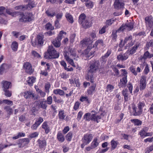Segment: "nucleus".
I'll return each mask as SVG.
<instances>
[{"label": "nucleus", "instance_id": "46", "mask_svg": "<svg viewBox=\"0 0 153 153\" xmlns=\"http://www.w3.org/2000/svg\"><path fill=\"white\" fill-rule=\"evenodd\" d=\"M82 25V26L83 27L85 28H87L90 27V24H89V23L88 22V21L86 20L84 22L81 24Z\"/></svg>", "mask_w": 153, "mask_h": 153}, {"label": "nucleus", "instance_id": "53", "mask_svg": "<svg viewBox=\"0 0 153 153\" xmlns=\"http://www.w3.org/2000/svg\"><path fill=\"white\" fill-rule=\"evenodd\" d=\"M4 91L5 92L4 95L6 96L10 97L11 96V92L9 91L8 89L4 90Z\"/></svg>", "mask_w": 153, "mask_h": 153}, {"label": "nucleus", "instance_id": "26", "mask_svg": "<svg viewBox=\"0 0 153 153\" xmlns=\"http://www.w3.org/2000/svg\"><path fill=\"white\" fill-rule=\"evenodd\" d=\"M58 116L59 119L63 120L65 119L66 114L65 113L64 110H60L59 111Z\"/></svg>", "mask_w": 153, "mask_h": 153}, {"label": "nucleus", "instance_id": "27", "mask_svg": "<svg viewBox=\"0 0 153 153\" xmlns=\"http://www.w3.org/2000/svg\"><path fill=\"white\" fill-rule=\"evenodd\" d=\"M104 45L102 39H98L95 42L93 46V48H96L98 46L99 47L103 46Z\"/></svg>", "mask_w": 153, "mask_h": 153}, {"label": "nucleus", "instance_id": "3", "mask_svg": "<svg viewBox=\"0 0 153 153\" xmlns=\"http://www.w3.org/2000/svg\"><path fill=\"white\" fill-rule=\"evenodd\" d=\"M93 41L90 38H87L81 41V44L84 47L87 46V48L85 50V53L86 54H88L87 51H90V50L93 48L91 44Z\"/></svg>", "mask_w": 153, "mask_h": 153}, {"label": "nucleus", "instance_id": "44", "mask_svg": "<svg viewBox=\"0 0 153 153\" xmlns=\"http://www.w3.org/2000/svg\"><path fill=\"white\" fill-rule=\"evenodd\" d=\"M51 87V85L50 82H48L45 84V91L48 93L49 92V89Z\"/></svg>", "mask_w": 153, "mask_h": 153}, {"label": "nucleus", "instance_id": "13", "mask_svg": "<svg viewBox=\"0 0 153 153\" xmlns=\"http://www.w3.org/2000/svg\"><path fill=\"white\" fill-rule=\"evenodd\" d=\"M128 55L127 52H125L123 54L120 53L117 56V59L119 61H124L126 60L128 57Z\"/></svg>", "mask_w": 153, "mask_h": 153}, {"label": "nucleus", "instance_id": "59", "mask_svg": "<svg viewBox=\"0 0 153 153\" xmlns=\"http://www.w3.org/2000/svg\"><path fill=\"white\" fill-rule=\"evenodd\" d=\"M26 8L25 6L24 5H20L15 7V9L16 10H24Z\"/></svg>", "mask_w": 153, "mask_h": 153}, {"label": "nucleus", "instance_id": "5", "mask_svg": "<svg viewBox=\"0 0 153 153\" xmlns=\"http://www.w3.org/2000/svg\"><path fill=\"white\" fill-rule=\"evenodd\" d=\"M19 14L21 18L19 20L21 22H30L34 19V16L31 13H27L25 14L22 13Z\"/></svg>", "mask_w": 153, "mask_h": 153}, {"label": "nucleus", "instance_id": "34", "mask_svg": "<svg viewBox=\"0 0 153 153\" xmlns=\"http://www.w3.org/2000/svg\"><path fill=\"white\" fill-rule=\"evenodd\" d=\"M36 5V4L34 1H29L28 4L26 6V8L28 9H31L35 7Z\"/></svg>", "mask_w": 153, "mask_h": 153}, {"label": "nucleus", "instance_id": "52", "mask_svg": "<svg viewBox=\"0 0 153 153\" xmlns=\"http://www.w3.org/2000/svg\"><path fill=\"white\" fill-rule=\"evenodd\" d=\"M146 131L144 129L141 130L139 132V134L140 137L142 138H144L146 137Z\"/></svg>", "mask_w": 153, "mask_h": 153}, {"label": "nucleus", "instance_id": "6", "mask_svg": "<svg viewBox=\"0 0 153 153\" xmlns=\"http://www.w3.org/2000/svg\"><path fill=\"white\" fill-rule=\"evenodd\" d=\"M44 38L43 35H38L35 41H31V42L32 45L35 46L37 43L40 45H43L44 41V40L43 39Z\"/></svg>", "mask_w": 153, "mask_h": 153}, {"label": "nucleus", "instance_id": "30", "mask_svg": "<svg viewBox=\"0 0 153 153\" xmlns=\"http://www.w3.org/2000/svg\"><path fill=\"white\" fill-rule=\"evenodd\" d=\"M5 12L8 14L12 16H13L15 17L16 16L19 15L20 13L18 12H12L11 10L9 9H7L6 10Z\"/></svg>", "mask_w": 153, "mask_h": 153}, {"label": "nucleus", "instance_id": "32", "mask_svg": "<svg viewBox=\"0 0 153 153\" xmlns=\"http://www.w3.org/2000/svg\"><path fill=\"white\" fill-rule=\"evenodd\" d=\"M111 52L110 51H108L106 53L104 56H103L100 59L101 60H102L103 61L102 63L104 64L106 61L105 59L107 58L109 55L111 54Z\"/></svg>", "mask_w": 153, "mask_h": 153}, {"label": "nucleus", "instance_id": "38", "mask_svg": "<svg viewBox=\"0 0 153 153\" xmlns=\"http://www.w3.org/2000/svg\"><path fill=\"white\" fill-rule=\"evenodd\" d=\"M86 16L84 13L81 14L79 16V22L80 24L83 23L85 20Z\"/></svg>", "mask_w": 153, "mask_h": 153}, {"label": "nucleus", "instance_id": "62", "mask_svg": "<svg viewBox=\"0 0 153 153\" xmlns=\"http://www.w3.org/2000/svg\"><path fill=\"white\" fill-rule=\"evenodd\" d=\"M63 16L62 13H60L57 14L56 15V20H59L61 19Z\"/></svg>", "mask_w": 153, "mask_h": 153}, {"label": "nucleus", "instance_id": "50", "mask_svg": "<svg viewBox=\"0 0 153 153\" xmlns=\"http://www.w3.org/2000/svg\"><path fill=\"white\" fill-rule=\"evenodd\" d=\"M46 13L47 15L50 17H53L55 14V12L53 11L47 10L46 11Z\"/></svg>", "mask_w": 153, "mask_h": 153}, {"label": "nucleus", "instance_id": "48", "mask_svg": "<svg viewBox=\"0 0 153 153\" xmlns=\"http://www.w3.org/2000/svg\"><path fill=\"white\" fill-rule=\"evenodd\" d=\"M114 88V86L111 85H108L106 87V91L107 92H111Z\"/></svg>", "mask_w": 153, "mask_h": 153}, {"label": "nucleus", "instance_id": "15", "mask_svg": "<svg viewBox=\"0 0 153 153\" xmlns=\"http://www.w3.org/2000/svg\"><path fill=\"white\" fill-rule=\"evenodd\" d=\"M10 66V65L6 64H2L0 67V74H2L4 72L8 70Z\"/></svg>", "mask_w": 153, "mask_h": 153}, {"label": "nucleus", "instance_id": "2", "mask_svg": "<svg viewBox=\"0 0 153 153\" xmlns=\"http://www.w3.org/2000/svg\"><path fill=\"white\" fill-rule=\"evenodd\" d=\"M59 56V54L51 45L49 46L47 52L45 53L44 55V57L46 59L57 58Z\"/></svg>", "mask_w": 153, "mask_h": 153}, {"label": "nucleus", "instance_id": "10", "mask_svg": "<svg viewBox=\"0 0 153 153\" xmlns=\"http://www.w3.org/2000/svg\"><path fill=\"white\" fill-rule=\"evenodd\" d=\"M146 77L144 76H142L140 81V90H144L146 86Z\"/></svg>", "mask_w": 153, "mask_h": 153}, {"label": "nucleus", "instance_id": "56", "mask_svg": "<svg viewBox=\"0 0 153 153\" xmlns=\"http://www.w3.org/2000/svg\"><path fill=\"white\" fill-rule=\"evenodd\" d=\"M80 105V103L79 102L77 101L76 102L73 107V109L75 111H76L79 107Z\"/></svg>", "mask_w": 153, "mask_h": 153}, {"label": "nucleus", "instance_id": "58", "mask_svg": "<svg viewBox=\"0 0 153 153\" xmlns=\"http://www.w3.org/2000/svg\"><path fill=\"white\" fill-rule=\"evenodd\" d=\"M43 121L44 120L43 118L42 117H39L36 119L35 122L39 125H40Z\"/></svg>", "mask_w": 153, "mask_h": 153}, {"label": "nucleus", "instance_id": "45", "mask_svg": "<svg viewBox=\"0 0 153 153\" xmlns=\"http://www.w3.org/2000/svg\"><path fill=\"white\" fill-rule=\"evenodd\" d=\"M85 4L86 7L88 8H91L93 7L94 4L91 1H86Z\"/></svg>", "mask_w": 153, "mask_h": 153}, {"label": "nucleus", "instance_id": "14", "mask_svg": "<svg viewBox=\"0 0 153 153\" xmlns=\"http://www.w3.org/2000/svg\"><path fill=\"white\" fill-rule=\"evenodd\" d=\"M22 96H23L26 99L32 97H34L33 92L30 91H25L24 92H22L20 94Z\"/></svg>", "mask_w": 153, "mask_h": 153}, {"label": "nucleus", "instance_id": "33", "mask_svg": "<svg viewBox=\"0 0 153 153\" xmlns=\"http://www.w3.org/2000/svg\"><path fill=\"white\" fill-rule=\"evenodd\" d=\"M122 92L123 95L124 97L125 101L126 102L127 101L129 98V95L128 90L126 89L123 90Z\"/></svg>", "mask_w": 153, "mask_h": 153}, {"label": "nucleus", "instance_id": "19", "mask_svg": "<svg viewBox=\"0 0 153 153\" xmlns=\"http://www.w3.org/2000/svg\"><path fill=\"white\" fill-rule=\"evenodd\" d=\"M132 36L131 35H128L125 38L124 40V42L125 43H126L128 42V46L130 47L132 46L134 44V42L132 40Z\"/></svg>", "mask_w": 153, "mask_h": 153}, {"label": "nucleus", "instance_id": "42", "mask_svg": "<svg viewBox=\"0 0 153 153\" xmlns=\"http://www.w3.org/2000/svg\"><path fill=\"white\" fill-rule=\"evenodd\" d=\"M131 121L136 126H140L141 125L142 123V122L137 119L131 120Z\"/></svg>", "mask_w": 153, "mask_h": 153}, {"label": "nucleus", "instance_id": "51", "mask_svg": "<svg viewBox=\"0 0 153 153\" xmlns=\"http://www.w3.org/2000/svg\"><path fill=\"white\" fill-rule=\"evenodd\" d=\"M117 31H113L112 32L111 36L112 37V40L114 42H115L116 41L117 35Z\"/></svg>", "mask_w": 153, "mask_h": 153}, {"label": "nucleus", "instance_id": "39", "mask_svg": "<svg viewBox=\"0 0 153 153\" xmlns=\"http://www.w3.org/2000/svg\"><path fill=\"white\" fill-rule=\"evenodd\" d=\"M11 47L13 51H16L18 48V43L15 41H13Z\"/></svg>", "mask_w": 153, "mask_h": 153}, {"label": "nucleus", "instance_id": "9", "mask_svg": "<svg viewBox=\"0 0 153 153\" xmlns=\"http://www.w3.org/2000/svg\"><path fill=\"white\" fill-rule=\"evenodd\" d=\"M63 55L66 60L68 62L74 67H75L76 65L74 64L73 59L70 58L69 57V53L67 51H65Z\"/></svg>", "mask_w": 153, "mask_h": 153}, {"label": "nucleus", "instance_id": "55", "mask_svg": "<svg viewBox=\"0 0 153 153\" xmlns=\"http://www.w3.org/2000/svg\"><path fill=\"white\" fill-rule=\"evenodd\" d=\"M125 30H127V26L126 25V24H123L119 29L118 30V31H119L120 30L123 31Z\"/></svg>", "mask_w": 153, "mask_h": 153}, {"label": "nucleus", "instance_id": "21", "mask_svg": "<svg viewBox=\"0 0 153 153\" xmlns=\"http://www.w3.org/2000/svg\"><path fill=\"white\" fill-rule=\"evenodd\" d=\"M96 85L93 84L92 86L90 87L87 90V91L88 94L92 95L96 91Z\"/></svg>", "mask_w": 153, "mask_h": 153}, {"label": "nucleus", "instance_id": "47", "mask_svg": "<svg viewBox=\"0 0 153 153\" xmlns=\"http://www.w3.org/2000/svg\"><path fill=\"white\" fill-rule=\"evenodd\" d=\"M145 106V104L143 102H140L137 104V107L139 109L143 111V108Z\"/></svg>", "mask_w": 153, "mask_h": 153}, {"label": "nucleus", "instance_id": "12", "mask_svg": "<svg viewBox=\"0 0 153 153\" xmlns=\"http://www.w3.org/2000/svg\"><path fill=\"white\" fill-rule=\"evenodd\" d=\"M124 3L121 0H115L114 3V7L116 9H120L124 7Z\"/></svg>", "mask_w": 153, "mask_h": 153}, {"label": "nucleus", "instance_id": "31", "mask_svg": "<svg viewBox=\"0 0 153 153\" xmlns=\"http://www.w3.org/2000/svg\"><path fill=\"white\" fill-rule=\"evenodd\" d=\"M99 144V142L98 141V138L96 137L94 138L93 141L91 143V145L93 149L97 147Z\"/></svg>", "mask_w": 153, "mask_h": 153}, {"label": "nucleus", "instance_id": "16", "mask_svg": "<svg viewBox=\"0 0 153 153\" xmlns=\"http://www.w3.org/2000/svg\"><path fill=\"white\" fill-rule=\"evenodd\" d=\"M20 143L18 144L19 147V148H22L28 144L30 140L28 138H25L19 140Z\"/></svg>", "mask_w": 153, "mask_h": 153}, {"label": "nucleus", "instance_id": "4", "mask_svg": "<svg viewBox=\"0 0 153 153\" xmlns=\"http://www.w3.org/2000/svg\"><path fill=\"white\" fill-rule=\"evenodd\" d=\"M93 138L92 134L87 133L84 134L81 140L82 143L81 145V148L83 149L85 145L88 144L92 140Z\"/></svg>", "mask_w": 153, "mask_h": 153}, {"label": "nucleus", "instance_id": "43", "mask_svg": "<svg viewBox=\"0 0 153 153\" xmlns=\"http://www.w3.org/2000/svg\"><path fill=\"white\" fill-rule=\"evenodd\" d=\"M4 109L6 110L9 115H10L12 114L13 110L11 108H10L9 106H5L4 107Z\"/></svg>", "mask_w": 153, "mask_h": 153}, {"label": "nucleus", "instance_id": "17", "mask_svg": "<svg viewBox=\"0 0 153 153\" xmlns=\"http://www.w3.org/2000/svg\"><path fill=\"white\" fill-rule=\"evenodd\" d=\"M153 57V53H150L148 51H146L145 52L143 56H141L140 57V59L142 60L143 59L144 60L147 59H150Z\"/></svg>", "mask_w": 153, "mask_h": 153}, {"label": "nucleus", "instance_id": "23", "mask_svg": "<svg viewBox=\"0 0 153 153\" xmlns=\"http://www.w3.org/2000/svg\"><path fill=\"white\" fill-rule=\"evenodd\" d=\"M37 142L39 147L42 149H45L46 146V142L45 140L39 139Z\"/></svg>", "mask_w": 153, "mask_h": 153}, {"label": "nucleus", "instance_id": "63", "mask_svg": "<svg viewBox=\"0 0 153 153\" xmlns=\"http://www.w3.org/2000/svg\"><path fill=\"white\" fill-rule=\"evenodd\" d=\"M41 107L43 108L46 109L47 107V105L45 102L42 101L40 103Z\"/></svg>", "mask_w": 153, "mask_h": 153}, {"label": "nucleus", "instance_id": "11", "mask_svg": "<svg viewBox=\"0 0 153 153\" xmlns=\"http://www.w3.org/2000/svg\"><path fill=\"white\" fill-rule=\"evenodd\" d=\"M132 108L133 110V115L134 116H136L141 115L142 113V111L136 106L134 104L132 105Z\"/></svg>", "mask_w": 153, "mask_h": 153}, {"label": "nucleus", "instance_id": "22", "mask_svg": "<svg viewBox=\"0 0 153 153\" xmlns=\"http://www.w3.org/2000/svg\"><path fill=\"white\" fill-rule=\"evenodd\" d=\"M139 44L135 45L131 50H128L126 51V52L128 53V56L132 55L134 54L136 52V50L139 47Z\"/></svg>", "mask_w": 153, "mask_h": 153}, {"label": "nucleus", "instance_id": "61", "mask_svg": "<svg viewBox=\"0 0 153 153\" xmlns=\"http://www.w3.org/2000/svg\"><path fill=\"white\" fill-rule=\"evenodd\" d=\"M5 103L7 105H12L13 104V102L12 101L9 100H3V101L2 102Z\"/></svg>", "mask_w": 153, "mask_h": 153}, {"label": "nucleus", "instance_id": "18", "mask_svg": "<svg viewBox=\"0 0 153 153\" xmlns=\"http://www.w3.org/2000/svg\"><path fill=\"white\" fill-rule=\"evenodd\" d=\"M62 38L60 36H58L54 40H53L52 43L53 45L56 47H59L60 46L61 43L60 41Z\"/></svg>", "mask_w": 153, "mask_h": 153}, {"label": "nucleus", "instance_id": "41", "mask_svg": "<svg viewBox=\"0 0 153 153\" xmlns=\"http://www.w3.org/2000/svg\"><path fill=\"white\" fill-rule=\"evenodd\" d=\"M118 144V142L117 141H115L114 139H113L111 141V149L114 150L117 147Z\"/></svg>", "mask_w": 153, "mask_h": 153}, {"label": "nucleus", "instance_id": "28", "mask_svg": "<svg viewBox=\"0 0 153 153\" xmlns=\"http://www.w3.org/2000/svg\"><path fill=\"white\" fill-rule=\"evenodd\" d=\"M11 83L7 81H3L1 82L2 87L4 90L8 89L10 86Z\"/></svg>", "mask_w": 153, "mask_h": 153}, {"label": "nucleus", "instance_id": "20", "mask_svg": "<svg viewBox=\"0 0 153 153\" xmlns=\"http://www.w3.org/2000/svg\"><path fill=\"white\" fill-rule=\"evenodd\" d=\"M42 127L44 129L46 134L48 133L50 131V126H49L48 122L47 121L43 123Z\"/></svg>", "mask_w": 153, "mask_h": 153}, {"label": "nucleus", "instance_id": "37", "mask_svg": "<svg viewBox=\"0 0 153 153\" xmlns=\"http://www.w3.org/2000/svg\"><path fill=\"white\" fill-rule=\"evenodd\" d=\"M36 78L35 77H30L28 78L27 83L30 86H32L33 83L36 81Z\"/></svg>", "mask_w": 153, "mask_h": 153}, {"label": "nucleus", "instance_id": "1", "mask_svg": "<svg viewBox=\"0 0 153 153\" xmlns=\"http://www.w3.org/2000/svg\"><path fill=\"white\" fill-rule=\"evenodd\" d=\"M99 65V62L98 61H95L94 63L91 64L88 70L87 75L85 77L86 80H90L92 83L94 82L93 73L98 69Z\"/></svg>", "mask_w": 153, "mask_h": 153}, {"label": "nucleus", "instance_id": "36", "mask_svg": "<svg viewBox=\"0 0 153 153\" xmlns=\"http://www.w3.org/2000/svg\"><path fill=\"white\" fill-rule=\"evenodd\" d=\"M91 120L94 121H96L97 123L99 122L98 120L101 119V117L99 115H96L95 114H92L91 115Z\"/></svg>", "mask_w": 153, "mask_h": 153}, {"label": "nucleus", "instance_id": "29", "mask_svg": "<svg viewBox=\"0 0 153 153\" xmlns=\"http://www.w3.org/2000/svg\"><path fill=\"white\" fill-rule=\"evenodd\" d=\"M53 92L55 94H59L60 96H63L65 94L63 91L58 88L53 90Z\"/></svg>", "mask_w": 153, "mask_h": 153}, {"label": "nucleus", "instance_id": "49", "mask_svg": "<svg viewBox=\"0 0 153 153\" xmlns=\"http://www.w3.org/2000/svg\"><path fill=\"white\" fill-rule=\"evenodd\" d=\"M45 28L47 30H53L54 28L52 26L51 24L49 23H48L45 25Z\"/></svg>", "mask_w": 153, "mask_h": 153}, {"label": "nucleus", "instance_id": "24", "mask_svg": "<svg viewBox=\"0 0 153 153\" xmlns=\"http://www.w3.org/2000/svg\"><path fill=\"white\" fill-rule=\"evenodd\" d=\"M57 139L61 143L63 142L65 140V137L61 131H59L57 134Z\"/></svg>", "mask_w": 153, "mask_h": 153}, {"label": "nucleus", "instance_id": "7", "mask_svg": "<svg viewBox=\"0 0 153 153\" xmlns=\"http://www.w3.org/2000/svg\"><path fill=\"white\" fill-rule=\"evenodd\" d=\"M145 22L146 27L150 29L153 27V18L151 16H147L145 19Z\"/></svg>", "mask_w": 153, "mask_h": 153}, {"label": "nucleus", "instance_id": "35", "mask_svg": "<svg viewBox=\"0 0 153 153\" xmlns=\"http://www.w3.org/2000/svg\"><path fill=\"white\" fill-rule=\"evenodd\" d=\"M67 20L70 23H72L74 22L72 16L69 13H66L65 15Z\"/></svg>", "mask_w": 153, "mask_h": 153}, {"label": "nucleus", "instance_id": "64", "mask_svg": "<svg viewBox=\"0 0 153 153\" xmlns=\"http://www.w3.org/2000/svg\"><path fill=\"white\" fill-rule=\"evenodd\" d=\"M32 55L35 57L38 58L40 57V56L38 53L34 51H33L32 52Z\"/></svg>", "mask_w": 153, "mask_h": 153}, {"label": "nucleus", "instance_id": "54", "mask_svg": "<svg viewBox=\"0 0 153 153\" xmlns=\"http://www.w3.org/2000/svg\"><path fill=\"white\" fill-rule=\"evenodd\" d=\"M70 52L71 53V55L73 57H75L76 56V50L74 48H71L69 49Z\"/></svg>", "mask_w": 153, "mask_h": 153}, {"label": "nucleus", "instance_id": "25", "mask_svg": "<svg viewBox=\"0 0 153 153\" xmlns=\"http://www.w3.org/2000/svg\"><path fill=\"white\" fill-rule=\"evenodd\" d=\"M127 82V78L123 77L120 80V83L119 84V86L120 87H125Z\"/></svg>", "mask_w": 153, "mask_h": 153}, {"label": "nucleus", "instance_id": "8", "mask_svg": "<svg viewBox=\"0 0 153 153\" xmlns=\"http://www.w3.org/2000/svg\"><path fill=\"white\" fill-rule=\"evenodd\" d=\"M23 67L25 72L28 74H31L33 72L32 66L28 62L24 63L23 65Z\"/></svg>", "mask_w": 153, "mask_h": 153}, {"label": "nucleus", "instance_id": "60", "mask_svg": "<svg viewBox=\"0 0 153 153\" xmlns=\"http://www.w3.org/2000/svg\"><path fill=\"white\" fill-rule=\"evenodd\" d=\"M79 100L81 102L86 101L88 102H89V100L87 97H81L80 98Z\"/></svg>", "mask_w": 153, "mask_h": 153}, {"label": "nucleus", "instance_id": "57", "mask_svg": "<svg viewBox=\"0 0 153 153\" xmlns=\"http://www.w3.org/2000/svg\"><path fill=\"white\" fill-rule=\"evenodd\" d=\"M67 140L68 141H70L72 138V134L70 132H69L66 136Z\"/></svg>", "mask_w": 153, "mask_h": 153}, {"label": "nucleus", "instance_id": "40", "mask_svg": "<svg viewBox=\"0 0 153 153\" xmlns=\"http://www.w3.org/2000/svg\"><path fill=\"white\" fill-rule=\"evenodd\" d=\"M83 118L87 121H90L91 119V114L89 113H86L84 115Z\"/></svg>", "mask_w": 153, "mask_h": 153}]
</instances>
